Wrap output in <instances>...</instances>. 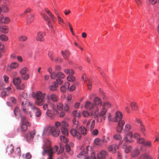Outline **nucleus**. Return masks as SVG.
<instances>
[{"label": "nucleus", "instance_id": "2f4dec72", "mask_svg": "<svg viewBox=\"0 0 159 159\" xmlns=\"http://www.w3.org/2000/svg\"><path fill=\"white\" fill-rule=\"evenodd\" d=\"M44 11L49 15L52 20L54 22V19L55 17L52 12L47 8H45Z\"/></svg>", "mask_w": 159, "mask_h": 159}, {"label": "nucleus", "instance_id": "4468645a", "mask_svg": "<svg viewBox=\"0 0 159 159\" xmlns=\"http://www.w3.org/2000/svg\"><path fill=\"white\" fill-rule=\"evenodd\" d=\"M138 143L143 145L144 146L150 148L152 146L151 142L149 141H146L143 139H140Z\"/></svg>", "mask_w": 159, "mask_h": 159}, {"label": "nucleus", "instance_id": "f8f14e48", "mask_svg": "<svg viewBox=\"0 0 159 159\" xmlns=\"http://www.w3.org/2000/svg\"><path fill=\"white\" fill-rule=\"evenodd\" d=\"M117 126L116 128L117 132L118 133H121L123 130V126L125 124V121L123 120L118 121Z\"/></svg>", "mask_w": 159, "mask_h": 159}, {"label": "nucleus", "instance_id": "a18cd8bd", "mask_svg": "<svg viewBox=\"0 0 159 159\" xmlns=\"http://www.w3.org/2000/svg\"><path fill=\"white\" fill-rule=\"evenodd\" d=\"M66 136H65L61 135L60 136V138L61 142L66 143L68 142V139L66 137Z\"/></svg>", "mask_w": 159, "mask_h": 159}, {"label": "nucleus", "instance_id": "473e14b6", "mask_svg": "<svg viewBox=\"0 0 159 159\" xmlns=\"http://www.w3.org/2000/svg\"><path fill=\"white\" fill-rule=\"evenodd\" d=\"M122 148L125 149V152L126 153L129 152L132 149V147L130 146H127L125 144H124L122 145Z\"/></svg>", "mask_w": 159, "mask_h": 159}, {"label": "nucleus", "instance_id": "bb28decb", "mask_svg": "<svg viewBox=\"0 0 159 159\" xmlns=\"http://www.w3.org/2000/svg\"><path fill=\"white\" fill-rule=\"evenodd\" d=\"M65 75L64 74L60 71H58L56 73H55L54 79L56 78H57V79H63L64 78Z\"/></svg>", "mask_w": 159, "mask_h": 159}, {"label": "nucleus", "instance_id": "4d7b16f0", "mask_svg": "<svg viewBox=\"0 0 159 159\" xmlns=\"http://www.w3.org/2000/svg\"><path fill=\"white\" fill-rule=\"evenodd\" d=\"M67 80L69 81H73L75 80V77L72 75H69L67 78Z\"/></svg>", "mask_w": 159, "mask_h": 159}, {"label": "nucleus", "instance_id": "a878e982", "mask_svg": "<svg viewBox=\"0 0 159 159\" xmlns=\"http://www.w3.org/2000/svg\"><path fill=\"white\" fill-rule=\"evenodd\" d=\"M45 35V33L44 32L39 31L37 33L36 39V40H41L42 39H44V37Z\"/></svg>", "mask_w": 159, "mask_h": 159}, {"label": "nucleus", "instance_id": "7ed1b4c3", "mask_svg": "<svg viewBox=\"0 0 159 159\" xmlns=\"http://www.w3.org/2000/svg\"><path fill=\"white\" fill-rule=\"evenodd\" d=\"M45 94V93L43 94L40 91H38L35 94L36 100L35 101V103L36 105L39 106H43L44 104V99Z\"/></svg>", "mask_w": 159, "mask_h": 159}, {"label": "nucleus", "instance_id": "0eeeda50", "mask_svg": "<svg viewBox=\"0 0 159 159\" xmlns=\"http://www.w3.org/2000/svg\"><path fill=\"white\" fill-rule=\"evenodd\" d=\"M22 125L21 126V129L22 131H26L27 127L30 126V124L27 120L26 118L24 116H22L21 117Z\"/></svg>", "mask_w": 159, "mask_h": 159}, {"label": "nucleus", "instance_id": "603ef678", "mask_svg": "<svg viewBox=\"0 0 159 159\" xmlns=\"http://www.w3.org/2000/svg\"><path fill=\"white\" fill-rule=\"evenodd\" d=\"M82 115L84 117L88 118L90 116V114L88 111H83Z\"/></svg>", "mask_w": 159, "mask_h": 159}, {"label": "nucleus", "instance_id": "e433bc0d", "mask_svg": "<svg viewBox=\"0 0 159 159\" xmlns=\"http://www.w3.org/2000/svg\"><path fill=\"white\" fill-rule=\"evenodd\" d=\"M55 125L56 126L55 127L58 128V127L60 126H61V128L64 126H65V127H67L68 126V125L67 123L66 122H63L61 124L60 122L57 121L55 122Z\"/></svg>", "mask_w": 159, "mask_h": 159}, {"label": "nucleus", "instance_id": "0e129e2a", "mask_svg": "<svg viewBox=\"0 0 159 159\" xmlns=\"http://www.w3.org/2000/svg\"><path fill=\"white\" fill-rule=\"evenodd\" d=\"M148 1L149 3L152 5L159 2V0H148Z\"/></svg>", "mask_w": 159, "mask_h": 159}, {"label": "nucleus", "instance_id": "6e6552de", "mask_svg": "<svg viewBox=\"0 0 159 159\" xmlns=\"http://www.w3.org/2000/svg\"><path fill=\"white\" fill-rule=\"evenodd\" d=\"M95 125V120L93 119H90L87 121L86 126L88 130L92 131L94 129Z\"/></svg>", "mask_w": 159, "mask_h": 159}, {"label": "nucleus", "instance_id": "ea45409f", "mask_svg": "<svg viewBox=\"0 0 159 159\" xmlns=\"http://www.w3.org/2000/svg\"><path fill=\"white\" fill-rule=\"evenodd\" d=\"M14 146L12 144H11L9 145V146H8L7 147V149H6V151L7 152H8L10 153H12L14 151Z\"/></svg>", "mask_w": 159, "mask_h": 159}, {"label": "nucleus", "instance_id": "4c0bfd02", "mask_svg": "<svg viewBox=\"0 0 159 159\" xmlns=\"http://www.w3.org/2000/svg\"><path fill=\"white\" fill-rule=\"evenodd\" d=\"M21 82L20 78L19 77L15 78L13 79V83L14 85H17L19 84Z\"/></svg>", "mask_w": 159, "mask_h": 159}, {"label": "nucleus", "instance_id": "69168bd1", "mask_svg": "<svg viewBox=\"0 0 159 159\" xmlns=\"http://www.w3.org/2000/svg\"><path fill=\"white\" fill-rule=\"evenodd\" d=\"M58 21V23L61 25H62V24L64 23V21L59 16H57Z\"/></svg>", "mask_w": 159, "mask_h": 159}, {"label": "nucleus", "instance_id": "dca6fc26", "mask_svg": "<svg viewBox=\"0 0 159 159\" xmlns=\"http://www.w3.org/2000/svg\"><path fill=\"white\" fill-rule=\"evenodd\" d=\"M35 134V130H34L30 133L26 134L25 138L27 141L29 142L32 140Z\"/></svg>", "mask_w": 159, "mask_h": 159}, {"label": "nucleus", "instance_id": "cd10ccee", "mask_svg": "<svg viewBox=\"0 0 159 159\" xmlns=\"http://www.w3.org/2000/svg\"><path fill=\"white\" fill-rule=\"evenodd\" d=\"M34 20V16L32 15H30L27 16V24H30L32 23Z\"/></svg>", "mask_w": 159, "mask_h": 159}, {"label": "nucleus", "instance_id": "7c9ffc66", "mask_svg": "<svg viewBox=\"0 0 159 159\" xmlns=\"http://www.w3.org/2000/svg\"><path fill=\"white\" fill-rule=\"evenodd\" d=\"M94 142L95 144L98 146H102L103 144L102 140L99 138L95 139Z\"/></svg>", "mask_w": 159, "mask_h": 159}, {"label": "nucleus", "instance_id": "e2e57ef3", "mask_svg": "<svg viewBox=\"0 0 159 159\" xmlns=\"http://www.w3.org/2000/svg\"><path fill=\"white\" fill-rule=\"evenodd\" d=\"M27 97V94L26 93L23 92L20 96V101H23V99H25Z\"/></svg>", "mask_w": 159, "mask_h": 159}, {"label": "nucleus", "instance_id": "a19ab883", "mask_svg": "<svg viewBox=\"0 0 159 159\" xmlns=\"http://www.w3.org/2000/svg\"><path fill=\"white\" fill-rule=\"evenodd\" d=\"M48 71L50 75V77L52 79H54L55 72H52V68L51 67H49L48 70Z\"/></svg>", "mask_w": 159, "mask_h": 159}, {"label": "nucleus", "instance_id": "f704fd0d", "mask_svg": "<svg viewBox=\"0 0 159 159\" xmlns=\"http://www.w3.org/2000/svg\"><path fill=\"white\" fill-rule=\"evenodd\" d=\"M78 128L80 129V130L81 132V134L83 135H85L86 134L87 130V129L84 126H79Z\"/></svg>", "mask_w": 159, "mask_h": 159}, {"label": "nucleus", "instance_id": "c9c22d12", "mask_svg": "<svg viewBox=\"0 0 159 159\" xmlns=\"http://www.w3.org/2000/svg\"><path fill=\"white\" fill-rule=\"evenodd\" d=\"M58 85L56 82H54L53 84L50 86L49 89L50 90L54 91L56 90L57 88L58 87Z\"/></svg>", "mask_w": 159, "mask_h": 159}, {"label": "nucleus", "instance_id": "a211bd4d", "mask_svg": "<svg viewBox=\"0 0 159 159\" xmlns=\"http://www.w3.org/2000/svg\"><path fill=\"white\" fill-rule=\"evenodd\" d=\"M10 20L8 17H4L3 15L0 16V23L1 24H7L9 23Z\"/></svg>", "mask_w": 159, "mask_h": 159}, {"label": "nucleus", "instance_id": "b1692460", "mask_svg": "<svg viewBox=\"0 0 159 159\" xmlns=\"http://www.w3.org/2000/svg\"><path fill=\"white\" fill-rule=\"evenodd\" d=\"M85 107L87 109L91 110L92 109L96 107L95 106L93 103L88 101L86 102Z\"/></svg>", "mask_w": 159, "mask_h": 159}, {"label": "nucleus", "instance_id": "ddd939ff", "mask_svg": "<svg viewBox=\"0 0 159 159\" xmlns=\"http://www.w3.org/2000/svg\"><path fill=\"white\" fill-rule=\"evenodd\" d=\"M77 129L75 128L72 129L70 131V133L73 137H76L77 139H80L81 137V134L77 131Z\"/></svg>", "mask_w": 159, "mask_h": 159}, {"label": "nucleus", "instance_id": "6e6d98bb", "mask_svg": "<svg viewBox=\"0 0 159 159\" xmlns=\"http://www.w3.org/2000/svg\"><path fill=\"white\" fill-rule=\"evenodd\" d=\"M139 153V150L138 149H136L133 152L132 155L133 157H135L138 156Z\"/></svg>", "mask_w": 159, "mask_h": 159}, {"label": "nucleus", "instance_id": "4be33fe9", "mask_svg": "<svg viewBox=\"0 0 159 159\" xmlns=\"http://www.w3.org/2000/svg\"><path fill=\"white\" fill-rule=\"evenodd\" d=\"M118 146L114 144L110 145L108 147V149L110 152H111L112 153H114L116 152V149H118Z\"/></svg>", "mask_w": 159, "mask_h": 159}, {"label": "nucleus", "instance_id": "49530a36", "mask_svg": "<svg viewBox=\"0 0 159 159\" xmlns=\"http://www.w3.org/2000/svg\"><path fill=\"white\" fill-rule=\"evenodd\" d=\"M111 106V103L108 102H104L102 105V107H104L105 108H109Z\"/></svg>", "mask_w": 159, "mask_h": 159}, {"label": "nucleus", "instance_id": "f03ea898", "mask_svg": "<svg viewBox=\"0 0 159 159\" xmlns=\"http://www.w3.org/2000/svg\"><path fill=\"white\" fill-rule=\"evenodd\" d=\"M43 148L42 155L44 156L47 155L48 157L47 159H53V154L57 151L58 148L57 146H55L52 148L50 142L47 140L44 142Z\"/></svg>", "mask_w": 159, "mask_h": 159}, {"label": "nucleus", "instance_id": "c756f323", "mask_svg": "<svg viewBox=\"0 0 159 159\" xmlns=\"http://www.w3.org/2000/svg\"><path fill=\"white\" fill-rule=\"evenodd\" d=\"M93 103L95 105H102L101 100L97 97L94 99Z\"/></svg>", "mask_w": 159, "mask_h": 159}, {"label": "nucleus", "instance_id": "8fccbe9b", "mask_svg": "<svg viewBox=\"0 0 159 159\" xmlns=\"http://www.w3.org/2000/svg\"><path fill=\"white\" fill-rule=\"evenodd\" d=\"M14 113L16 116L20 115V110L18 107H16L14 109Z\"/></svg>", "mask_w": 159, "mask_h": 159}, {"label": "nucleus", "instance_id": "37998d69", "mask_svg": "<svg viewBox=\"0 0 159 159\" xmlns=\"http://www.w3.org/2000/svg\"><path fill=\"white\" fill-rule=\"evenodd\" d=\"M32 109L33 110L35 109L36 110V111L35 112V115L37 117H39L41 116V112L39 109L35 106V108Z\"/></svg>", "mask_w": 159, "mask_h": 159}, {"label": "nucleus", "instance_id": "79ce46f5", "mask_svg": "<svg viewBox=\"0 0 159 159\" xmlns=\"http://www.w3.org/2000/svg\"><path fill=\"white\" fill-rule=\"evenodd\" d=\"M130 106L133 111H137L138 109V107L135 102H132L130 103Z\"/></svg>", "mask_w": 159, "mask_h": 159}, {"label": "nucleus", "instance_id": "3c124183", "mask_svg": "<svg viewBox=\"0 0 159 159\" xmlns=\"http://www.w3.org/2000/svg\"><path fill=\"white\" fill-rule=\"evenodd\" d=\"M73 115L76 117L80 118V117L81 115L80 111H78L76 110L74 111L73 112Z\"/></svg>", "mask_w": 159, "mask_h": 159}, {"label": "nucleus", "instance_id": "774afa93", "mask_svg": "<svg viewBox=\"0 0 159 159\" xmlns=\"http://www.w3.org/2000/svg\"><path fill=\"white\" fill-rule=\"evenodd\" d=\"M131 129V125L129 124H126L125 126L124 130L127 131L130 130Z\"/></svg>", "mask_w": 159, "mask_h": 159}, {"label": "nucleus", "instance_id": "de8ad7c7", "mask_svg": "<svg viewBox=\"0 0 159 159\" xmlns=\"http://www.w3.org/2000/svg\"><path fill=\"white\" fill-rule=\"evenodd\" d=\"M19 64L16 62H14L11 63L10 66V68L11 69H14L18 67Z\"/></svg>", "mask_w": 159, "mask_h": 159}, {"label": "nucleus", "instance_id": "2eb2a0df", "mask_svg": "<svg viewBox=\"0 0 159 159\" xmlns=\"http://www.w3.org/2000/svg\"><path fill=\"white\" fill-rule=\"evenodd\" d=\"M107 155V152L106 151L101 150L98 154V159H105Z\"/></svg>", "mask_w": 159, "mask_h": 159}, {"label": "nucleus", "instance_id": "f257e3e1", "mask_svg": "<svg viewBox=\"0 0 159 159\" xmlns=\"http://www.w3.org/2000/svg\"><path fill=\"white\" fill-rule=\"evenodd\" d=\"M44 110H47L46 111V115L51 118L53 117V116L58 114L57 110H61L63 108V104L61 102L58 103L56 105L55 104L48 102L45 103L43 107Z\"/></svg>", "mask_w": 159, "mask_h": 159}, {"label": "nucleus", "instance_id": "13d9d810", "mask_svg": "<svg viewBox=\"0 0 159 159\" xmlns=\"http://www.w3.org/2000/svg\"><path fill=\"white\" fill-rule=\"evenodd\" d=\"M16 88L19 90H23L25 88V85L24 84L20 85L18 84L16 86Z\"/></svg>", "mask_w": 159, "mask_h": 159}, {"label": "nucleus", "instance_id": "09e8293b", "mask_svg": "<svg viewBox=\"0 0 159 159\" xmlns=\"http://www.w3.org/2000/svg\"><path fill=\"white\" fill-rule=\"evenodd\" d=\"M64 72L66 74H69V75H72L74 74V71L71 69H65L64 70Z\"/></svg>", "mask_w": 159, "mask_h": 159}, {"label": "nucleus", "instance_id": "680f3d73", "mask_svg": "<svg viewBox=\"0 0 159 159\" xmlns=\"http://www.w3.org/2000/svg\"><path fill=\"white\" fill-rule=\"evenodd\" d=\"M27 70V68L26 67H24L20 71V73L21 75H24L26 73Z\"/></svg>", "mask_w": 159, "mask_h": 159}, {"label": "nucleus", "instance_id": "39448f33", "mask_svg": "<svg viewBox=\"0 0 159 159\" xmlns=\"http://www.w3.org/2000/svg\"><path fill=\"white\" fill-rule=\"evenodd\" d=\"M41 15L42 16L43 19L47 22V24L50 31L52 32H54L55 26L53 24L50 22V19L48 16L46 14L43 12L41 13Z\"/></svg>", "mask_w": 159, "mask_h": 159}, {"label": "nucleus", "instance_id": "72a5a7b5", "mask_svg": "<svg viewBox=\"0 0 159 159\" xmlns=\"http://www.w3.org/2000/svg\"><path fill=\"white\" fill-rule=\"evenodd\" d=\"M61 132L63 134L62 136H67L68 135V132L67 129L63 126L61 128Z\"/></svg>", "mask_w": 159, "mask_h": 159}, {"label": "nucleus", "instance_id": "412c9836", "mask_svg": "<svg viewBox=\"0 0 159 159\" xmlns=\"http://www.w3.org/2000/svg\"><path fill=\"white\" fill-rule=\"evenodd\" d=\"M107 111V108H105L104 107H102V110L99 113V116H102L103 119L104 120H105L107 117L106 115Z\"/></svg>", "mask_w": 159, "mask_h": 159}, {"label": "nucleus", "instance_id": "052dcab7", "mask_svg": "<svg viewBox=\"0 0 159 159\" xmlns=\"http://www.w3.org/2000/svg\"><path fill=\"white\" fill-rule=\"evenodd\" d=\"M103 143H107L110 140V139L108 136L103 137L102 139Z\"/></svg>", "mask_w": 159, "mask_h": 159}, {"label": "nucleus", "instance_id": "58836bf2", "mask_svg": "<svg viewBox=\"0 0 159 159\" xmlns=\"http://www.w3.org/2000/svg\"><path fill=\"white\" fill-rule=\"evenodd\" d=\"M138 159H152V158L149 155L145 154L142 155Z\"/></svg>", "mask_w": 159, "mask_h": 159}, {"label": "nucleus", "instance_id": "423d86ee", "mask_svg": "<svg viewBox=\"0 0 159 159\" xmlns=\"http://www.w3.org/2000/svg\"><path fill=\"white\" fill-rule=\"evenodd\" d=\"M47 129L49 133L55 137H57L60 133L59 129L55 127L48 126L47 127Z\"/></svg>", "mask_w": 159, "mask_h": 159}, {"label": "nucleus", "instance_id": "f3484780", "mask_svg": "<svg viewBox=\"0 0 159 159\" xmlns=\"http://www.w3.org/2000/svg\"><path fill=\"white\" fill-rule=\"evenodd\" d=\"M123 116V114L120 112L119 111L116 112L113 119V121L117 122L122 120Z\"/></svg>", "mask_w": 159, "mask_h": 159}, {"label": "nucleus", "instance_id": "5fc2aeb1", "mask_svg": "<svg viewBox=\"0 0 159 159\" xmlns=\"http://www.w3.org/2000/svg\"><path fill=\"white\" fill-rule=\"evenodd\" d=\"M20 77L23 80H27L29 79L30 75L29 74L26 73L24 75H21Z\"/></svg>", "mask_w": 159, "mask_h": 159}, {"label": "nucleus", "instance_id": "9b49d317", "mask_svg": "<svg viewBox=\"0 0 159 159\" xmlns=\"http://www.w3.org/2000/svg\"><path fill=\"white\" fill-rule=\"evenodd\" d=\"M6 3V0H0V5L2 6V11L4 13H7L9 11V7L5 5Z\"/></svg>", "mask_w": 159, "mask_h": 159}, {"label": "nucleus", "instance_id": "c03bdc74", "mask_svg": "<svg viewBox=\"0 0 159 159\" xmlns=\"http://www.w3.org/2000/svg\"><path fill=\"white\" fill-rule=\"evenodd\" d=\"M72 122L74 125V127L76 129H78L79 126L78 121L75 118H74L72 120Z\"/></svg>", "mask_w": 159, "mask_h": 159}, {"label": "nucleus", "instance_id": "6ab92c4d", "mask_svg": "<svg viewBox=\"0 0 159 159\" xmlns=\"http://www.w3.org/2000/svg\"><path fill=\"white\" fill-rule=\"evenodd\" d=\"M77 157L80 158H83V159H89L88 153L85 151L82 152L80 153L78 155Z\"/></svg>", "mask_w": 159, "mask_h": 159}, {"label": "nucleus", "instance_id": "1a4fd4ad", "mask_svg": "<svg viewBox=\"0 0 159 159\" xmlns=\"http://www.w3.org/2000/svg\"><path fill=\"white\" fill-rule=\"evenodd\" d=\"M47 98L48 99V102H49L50 101H51L54 102H56L58 101V96L56 94L53 93L50 95H48L47 96Z\"/></svg>", "mask_w": 159, "mask_h": 159}, {"label": "nucleus", "instance_id": "338daca9", "mask_svg": "<svg viewBox=\"0 0 159 159\" xmlns=\"http://www.w3.org/2000/svg\"><path fill=\"white\" fill-rule=\"evenodd\" d=\"M0 40H8V38L5 34H2L0 35Z\"/></svg>", "mask_w": 159, "mask_h": 159}, {"label": "nucleus", "instance_id": "5701e85b", "mask_svg": "<svg viewBox=\"0 0 159 159\" xmlns=\"http://www.w3.org/2000/svg\"><path fill=\"white\" fill-rule=\"evenodd\" d=\"M70 85V83L68 82L65 83L64 84L60 87L61 91L63 93H65L68 89Z\"/></svg>", "mask_w": 159, "mask_h": 159}, {"label": "nucleus", "instance_id": "393cba45", "mask_svg": "<svg viewBox=\"0 0 159 159\" xmlns=\"http://www.w3.org/2000/svg\"><path fill=\"white\" fill-rule=\"evenodd\" d=\"M93 109L94 110L91 112V115L93 117V118H96V117L98 115L99 108L98 107H96Z\"/></svg>", "mask_w": 159, "mask_h": 159}, {"label": "nucleus", "instance_id": "c85d7f7f", "mask_svg": "<svg viewBox=\"0 0 159 159\" xmlns=\"http://www.w3.org/2000/svg\"><path fill=\"white\" fill-rule=\"evenodd\" d=\"M0 32L3 33H7L9 32L8 27L4 25L0 27Z\"/></svg>", "mask_w": 159, "mask_h": 159}, {"label": "nucleus", "instance_id": "aec40b11", "mask_svg": "<svg viewBox=\"0 0 159 159\" xmlns=\"http://www.w3.org/2000/svg\"><path fill=\"white\" fill-rule=\"evenodd\" d=\"M61 53L63 58L66 60L68 61L70 56V52L67 50H65L64 51H61Z\"/></svg>", "mask_w": 159, "mask_h": 159}, {"label": "nucleus", "instance_id": "864d4df0", "mask_svg": "<svg viewBox=\"0 0 159 159\" xmlns=\"http://www.w3.org/2000/svg\"><path fill=\"white\" fill-rule=\"evenodd\" d=\"M114 139L117 140H120L122 139V136L119 134H115L113 136Z\"/></svg>", "mask_w": 159, "mask_h": 159}, {"label": "nucleus", "instance_id": "9d476101", "mask_svg": "<svg viewBox=\"0 0 159 159\" xmlns=\"http://www.w3.org/2000/svg\"><path fill=\"white\" fill-rule=\"evenodd\" d=\"M133 137L132 133L131 132H129L125 135L123 139L125 140L126 143H132L134 142Z\"/></svg>", "mask_w": 159, "mask_h": 159}, {"label": "nucleus", "instance_id": "20e7f679", "mask_svg": "<svg viewBox=\"0 0 159 159\" xmlns=\"http://www.w3.org/2000/svg\"><path fill=\"white\" fill-rule=\"evenodd\" d=\"M30 106L32 109L35 108L34 105L29 102L28 101H25V102L22 101L21 102V108L24 112L26 114L28 115L29 114L31 117L32 116V114L30 111H28L26 109V107Z\"/></svg>", "mask_w": 159, "mask_h": 159}, {"label": "nucleus", "instance_id": "bf43d9fd", "mask_svg": "<svg viewBox=\"0 0 159 159\" xmlns=\"http://www.w3.org/2000/svg\"><path fill=\"white\" fill-rule=\"evenodd\" d=\"M133 137L134 139L138 140L137 141V143L140 139H143L142 138H140L139 134L138 133H135L133 135Z\"/></svg>", "mask_w": 159, "mask_h": 159}]
</instances>
